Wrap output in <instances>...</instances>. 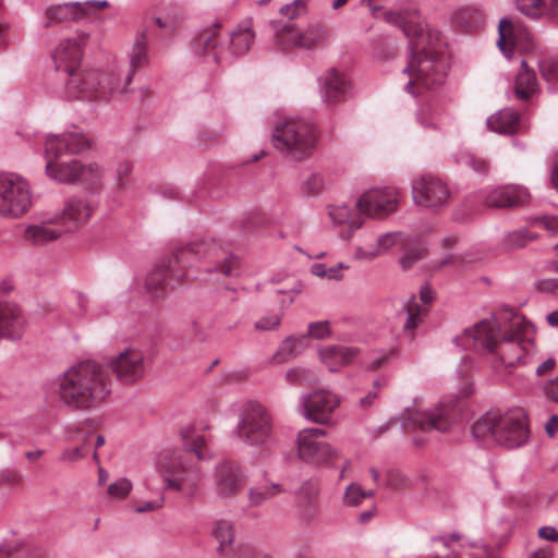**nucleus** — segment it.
<instances>
[{"label":"nucleus","mask_w":558,"mask_h":558,"mask_svg":"<svg viewBox=\"0 0 558 558\" xmlns=\"http://www.w3.org/2000/svg\"><path fill=\"white\" fill-rule=\"evenodd\" d=\"M329 37L326 25L320 23L310 24L305 28H298L293 25L283 26L276 36L277 45L281 49L302 48L314 49L324 44Z\"/></svg>","instance_id":"obj_15"},{"label":"nucleus","mask_w":558,"mask_h":558,"mask_svg":"<svg viewBox=\"0 0 558 558\" xmlns=\"http://www.w3.org/2000/svg\"><path fill=\"white\" fill-rule=\"evenodd\" d=\"M432 301V292L428 288L422 289L420 293V301L416 298H411L405 304L407 322L404 329L407 331H413L422 318L427 313V305Z\"/></svg>","instance_id":"obj_34"},{"label":"nucleus","mask_w":558,"mask_h":558,"mask_svg":"<svg viewBox=\"0 0 558 558\" xmlns=\"http://www.w3.org/2000/svg\"><path fill=\"white\" fill-rule=\"evenodd\" d=\"M77 181L93 186L97 184L102 175V170L97 163L82 165L78 161Z\"/></svg>","instance_id":"obj_47"},{"label":"nucleus","mask_w":558,"mask_h":558,"mask_svg":"<svg viewBox=\"0 0 558 558\" xmlns=\"http://www.w3.org/2000/svg\"><path fill=\"white\" fill-rule=\"evenodd\" d=\"M219 32V24H214L202 31L194 41L195 51L199 54L214 53L215 59H218V56L223 50L220 46Z\"/></svg>","instance_id":"obj_38"},{"label":"nucleus","mask_w":558,"mask_h":558,"mask_svg":"<svg viewBox=\"0 0 558 558\" xmlns=\"http://www.w3.org/2000/svg\"><path fill=\"white\" fill-rule=\"evenodd\" d=\"M426 250L421 245L416 244L405 250L403 256L400 259V265L403 269H409L413 264L424 258Z\"/></svg>","instance_id":"obj_52"},{"label":"nucleus","mask_w":558,"mask_h":558,"mask_svg":"<svg viewBox=\"0 0 558 558\" xmlns=\"http://www.w3.org/2000/svg\"><path fill=\"white\" fill-rule=\"evenodd\" d=\"M234 558H271L267 554H260L257 553L255 549H253L250 546H242L240 547L239 551L234 556Z\"/></svg>","instance_id":"obj_64"},{"label":"nucleus","mask_w":558,"mask_h":558,"mask_svg":"<svg viewBox=\"0 0 558 558\" xmlns=\"http://www.w3.org/2000/svg\"><path fill=\"white\" fill-rule=\"evenodd\" d=\"M132 490V483L128 478H119L107 487V495L111 499H125Z\"/></svg>","instance_id":"obj_51"},{"label":"nucleus","mask_w":558,"mask_h":558,"mask_svg":"<svg viewBox=\"0 0 558 558\" xmlns=\"http://www.w3.org/2000/svg\"><path fill=\"white\" fill-rule=\"evenodd\" d=\"M307 347L305 336L294 338L290 337L282 341L279 349L271 356V364H282L298 356Z\"/></svg>","instance_id":"obj_41"},{"label":"nucleus","mask_w":558,"mask_h":558,"mask_svg":"<svg viewBox=\"0 0 558 558\" xmlns=\"http://www.w3.org/2000/svg\"><path fill=\"white\" fill-rule=\"evenodd\" d=\"M163 504H165L163 497H160V498L151 500V501H145V502L136 505L134 507V511L137 513L153 512V511L161 509L163 507Z\"/></svg>","instance_id":"obj_62"},{"label":"nucleus","mask_w":558,"mask_h":558,"mask_svg":"<svg viewBox=\"0 0 558 558\" xmlns=\"http://www.w3.org/2000/svg\"><path fill=\"white\" fill-rule=\"evenodd\" d=\"M22 482L23 475L16 470L7 469L0 472V486H17Z\"/></svg>","instance_id":"obj_59"},{"label":"nucleus","mask_w":558,"mask_h":558,"mask_svg":"<svg viewBox=\"0 0 558 558\" xmlns=\"http://www.w3.org/2000/svg\"><path fill=\"white\" fill-rule=\"evenodd\" d=\"M248 501L251 506H259L264 501L269 500L266 495L265 487H252L247 494Z\"/></svg>","instance_id":"obj_63"},{"label":"nucleus","mask_w":558,"mask_h":558,"mask_svg":"<svg viewBox=\"0 0 558 558\" xmlns=\"http://www.w3.org/2000/svg\"><path fill=\"white\" fill-rule=\"evenodd\" d=\"M536 239L525 229L509 232L502 240V245L507 251L518 250L524 247L529 242Z\"/></svg>","instance_id":"obj_45"},{"label":"nucleus","mask_w":558,"mask_h":558,"mask_svg":"<svg viewBox=\"0 0 558 558\" xmlns=\"http://www.w3.org/2000/svg\"><path fill=\"white\" fill-rule=\"evenodd\" d=\"M148 61V40L143 32L136 36L128 54V60L109 65V74L114 76L121 95L129 92L134 74L145 68Z\"/></svg>","instance_id":"obj_14"},{"label":"nucleus","mask_w":558,"mask_h":558,"mask_svg":"<svg viewBox=\"0 0 558 558\" xmlns=\"http://www.w3.org/2000/svg\"><path fill=\"white\" fill-rule=\"evenodd\" d=\"M33 205L31 185L16 173L0 174V217L17 219Z\"/></svg>","instance_id":"obj_11"},{"label":"nucleus","mask_w":558,"mask_h":558,"mask_svg":"<svg viewBox=\"0 0 558 558\" xmlns=\"http://www.w3.org/2000/svg\"><path fill=\"white\" fill-rule=\"evenodd\" d=\"M274 281L279 284L277 292L280 294L288 295V303H292L294 296L301 293L302 284L294 276H288L284 282H281L277 277Z\"/></svg>","instance_id":"obj_50"},{"label":"nucleus","mask_w":558,"mask_h":558,"mask_svg":"<svg viewBox=\"0 0 558 558\" xmlns=\"http://www.w3.org/2000/svg\"><path fill=\"white\" fill-rule=\"evenodd\" d=\"M99 427L97 418H87L77 425L69 426L66 428V439L69 441H82L81 446L66 448L61 454L63 461H77L86 457L89 450V444L94 437V432Z\"/></svg>","instance_id":"obj_24"},{"label":"nucleus","mask_w":558,"mask_h":558,"mask_svg":"<svg viewBox=\"0 0 558 558\" xmlns=\"http://www.w3.org/2000/svg\"><path fill=\"white\" fill-rule=\"evenodd\" d=\"M211 536L218 542V554L230 557L233 551L235 530L232 521L219 519L211 524Z\"/></svg>","instance_id":"obj_33"},{"label":"nucleus","mask_w":558,"mask_h":558,"mask_svg":"<svg viewBox=\"0 0 558 558\" xmlns=\"http://www.w3.org/2000/svg\"><path fill=\"white\" fill-rule=\"evenodd\" d=\"M88 147V142L77 133L50 135L46 140L47 174L61 183H74L78 175V161L59 162L66 154H78Z\"/></svg>","instance_id":"obj_7"},{"label":"nucleus","mask_w":558,"mask_h":558,"mask_svg":"<svg viewBox=\"0 0 558 558\" xmlns=\"http://www.w3.org/2000/svg\"><path fill=\"white\" fill-rule=\"evenodd\" d=\"M327 210L332 225L339 229L340 238L344 240L351 239L364 223L363 214L360 209H356L355 203L352 205L347 203L333 204L328 206Z\"/></svg>","instance_id":"obj_25"},{"label":"nucleus","mask_w":558,"mask_h":558,"mask_svg":"<svg viewBox=\"0 0 558 558\" xmlns=\"http://www.w3.org/2000/svg\"><path fill=\"white\" fill-rule=\"evenodd\" d=\"M107 8H109V3L106 0L68 2L50 5L45 11V21L43 26L45 28H49L61 23L80 21L95 12L106 10Z\"/></svg>","instance_id":"obj_17"},{"label":"nucleus","mask_w":558,"mask_h":558,"mask_svg":"<svg viewBox=\"0 0 558 558\" xmlns=\"http://www.w3.org/2000/svg\"><path fill=\"white\" fill-rule=\"evenodd\" d=\"M254 40V33L248 23L240 24L230 33L228 49L234 56L246 53Z\"/></svg>","instance_id":"obj_40"},{"label":"nucleus","mask_w":558,"mask_h":558,"mask_svg":"<svg viewBox=\"0 0 558 558\" xmlns=\"http://www.w3.org/2000/svg\"><path fill=\"white\" fill-rule=\"evenodd\" d=\"M182 445L185 451L193 453L199 461L211 457L208 439L194 426H185L180 432Z\"/></svg>","instance_id":"obj_32"},{"label":"nucleus","mask_w":558,"mask_h":558,"mask_svg":"<svg viewBox=\"0 0 558 558\" xmlns=\"http://www.w3.org/2000/svg\"><path fill=\"white\" fill-rule=\"evenodd\" d=\"M357 353L355 348L327 345L320 349L319 360L330 372H338L341 367L350 365Z\"/></svg>","instance_id":"obj_30"},{"label":"nucleus","mask_w":558,"mask_h":558,"mask_svg":"<svg viewBox=\"0 0 558 558\" xmlns=\"http://www.w3.org/2000/svg\"><path fill=\"white\" fill-rule=\"evenodd\" d=\"M319 483L315 480L304 482L298 492L300 506L303 508V517L314 519L318 512Z\"/></svg>","instance_id":"obj_35"},{"label":"nucleus","mask_w":558,"mask_h":558,"mask_svg":"<svg viewBox=\"0 0 558 558\" xmlns=\"http://www.w3.org/2000/svg\"><path fill=\"white\" fill-rule=\"evenodd\" d=\"M399 194L393 189H372L364 192L356 201L365 218L384 219L397 210Z\"/></svg>","instance_id":"obj_18"},{"label":"nucleus","mask_w":558,"mask_h":558,"mask_svg":"<svg viewBox=\"0 0 558 558\" xmlns=\"http://www.w3.org/2000/svg\"><path fill=\"white\" fill-rule=\"evenodd\" d=\"M527 189L522 185H504L493 190L485 198V205L492 208L524 206L530 201Z\"/></svg>","instance_id":"obj_27"},{"label":"nucleus","mask_w":558,"mask_h":558,"mask_svg":"<svg viewBox=\"0 0 558 558\" xmlns=\"http://www.w3.org/2000/svg\"><path fill=\"white\" fill-rule=\"evenodd\" d=\"M307 0H294L293 3L287 4L280 9V13L289 19H295L305 12Z\"/></svg>","instance_id":"obj_58"},{"label":"nucleus","mask_w":558,"mask_h":558,"mask_svg":"<svg viewBox=\"0 0 558 558\" xmlns=\"http://www.w3.org/2000/svg\"><path fill=\"white\" fill-rule=\"evenodd\" d=\"M281 317L278 314H269L260 317L255 322V329L260 331H268L279 327Z\"/></svg>","instance_id":"obj_56"},{"label":"nucleus","mask_w":558,"mask_h":558,"mask_svg":"<svg viewBox=\"0 0 558 558\" xmlns=\"http://www.w3.org/2000/svg\"><path fill=\"white\" fill-rule=\"evenodd\" d=\"M472 433L480 440H492L507 448L524 445L530 434L521 409L506 413L487 412L473 424Z\"/></svg>","instance_id":"obj_5"},{"label":"nucleus","mask_w":558,"mask_h":558,"mask_svg":"<svg viewBox=\"0 0 558 558\" xmlns=\"http://www.w3.org/2000/svg\"><path fill=\"white\" fill-rule=\"evenodd\" d=\"M316 128L302 119H290L279 123L272 132L274 146L287 157L302 161L308 158L317 144Z\"/></svg>","instance_id":"obj_9"},{"label":"nucleus","mask_w":558,"mask_h":558,"mask_svg":"<svg viewBox=\"0 0 558 558\" xmlns=\"http://www.w3.org/2000/svg\"><path fill=\"white\" fill-rule=\"evenodd\" d=\"M65 92L69 98L82 100H108L113 95H121L119 84L105 70L80 66L66 74Z\"/></svg>","instance_id":"obj_8"},{"label":"nucleus","mask_w":558,"mask_h":558,"mask_svg":"<svg viewBox=\"0 0 558 558\" xmlns=\"http://www.w3.org/2000/svg\"><path fill=\"white\" fill-rule=\"evenodd\" d=\"M517 9L524 15L538 19L546 10L545 0H514Z\"/></svg>","instance_id":"obj_48"},{"label":"nucleus","mask_w":558,"mask_h":558,"mask_svg":"<svg viewBox=\"0 0 558 558\" xmlns=\"http://www.w3.org/2000/svg\"><path fill=\"white\" fill-rule=\"evenodd\" d=\"M541 72L548 82H558V59H546L541 62Z\"/></svg>","instance_id":"obj_55"},{"label":"nucleus","mask_w":558,"mask_h":558,"mask_svg":"<svg viewBox=\"0 0 558 558\" xmlns=\"http://www.w3.org/2000/svg\"><path fill=\"white\" fill-rule=\"evenodd\" d=\"M286 380L294 386H308L316 383V375L307 368L293 367L287 371Z\"/></svg>","instance_id":"obj_46"},{"label":"nucleus","mask_w":558,"mask_h":558,"mask_svg":"<svg viewBox=\"0 0 558 558\" xmlns=\"http://www.w3.org/2000/svg\"><path fill=\"white\" fill-rule=\"evenodd\" d=\"M499 39L497 41L499 49L506 57L518 50L529 52L534 48V40L530 31L509 20H502L499 23Z\"/></svg>","instance_id":"obj_22"},{"label":"nucleus","mask_w":558,"mask_h":558,"mask_svg":"<svg viewBox=\"0 0 558 558\" xmlns=\"http://www.w3.org/2000/svg\"><path fill=\"white\" fill-rule=\"evenodd\" d=\"M195 259H205L207 271L230 276L238 267V260L223 251L216 242H195L179 248L159 263L145 279V292L153 300L163 298L185 277V269Z\"/></svg>","instance_id":"obj_3"},{"label":"nucleus","mask_w":558,"mask_h":558,"mask_svg":"<svg viewBox=\"0 0 558 558\" xmlns=\"http://www.w3.org/2000/svg\"><path fill=\"white\" fill-rule=\"evenodd\" d=\"M108 366L117 380L132 385L141 380L146 373L145 353L138 349H125L112 357Z\"/></svg>","instance_id":"obj_20"},{"label":"nucleus","mask_w":558,"mask_h":558,"mask_svg":"<svg viewBox=\"0 0 558 558\" xmlns=\"http://www.w3.org/2000/svg\"><path fill=\"white\" fill-rule=\"evenodd\" d=\"M393 354H395L393 351H389V352L380 353V354L372 357L367 362L366 368L369 371H377V369L381 368L391 360Z\"/></svg>","instance_id":"obj_61"},{"label":"nucleus","mask_w":558,"mask_h":558,"mask_svg":"<svg viewBox=\"0 0 558 558\" xmlns=\"http://www.w3.org/2000/svg\"><path fill=\"white\" fill-rule=\"evenodd\" d=\"M88 34L81 33L76 37L61 40L53 51L56 69L65 74L82 66L83 51Z\"/></svg>","instance_id":"obj_23"},{"label":"nucleus","mask_w":558,"mask_h":558,"mask_svg":"<svg viewBox=\"0 0 558 558\" xmlns=\"http://www.w3.org/2000/svg\"><path fill=\"white\" fill-rule=\"evenodd\" d=\"M326 430L305 428L296 437L298 457L306 463L333 468L341 459V453L330 444L323 440Z\"/></svg>","instance_id":"obj_12"},{"label":"nucleus","mask_w":558,"mask_h":558,"mask_svg":"<svg viewBox=\"0 0 558 558\" xmlns=\"http://www.w3.org/2000/svg\"><path fill=\"white\" fill-rule=\"evenodd\" d=\"M274 428L270 411L258 402H248L241 412L236 434L248 446L264 447L272 439Z\"/></svg>","instance_id":"obj_10"},{"label":"nucleus","mask_w":558,"mask_h":558,"mask_svg":"<svg viewBox=\"0 0 558 558\" xmlns=\"http://www.w3.org/2000/svg\"><path fill=\"white\" fill-rule=\"evenodd\" d=\"M350 266L344 263H338L335 265H327L323 263H315L311 266V274L327 280H342L343 272L348 270Z\"/></svg>","instance_id":"obj_44"},{"label":"nucleus","mask_w":558,"mask_h":558,"mask_svg":"<svg viewBox=\"0 0 558 558\" xmlns=\"http://www.w3.org/2000/svg\"><path fill=\"white\" fill-rule=\"evenodd\" d=\"M247 485V476L239 463L225 460L218 463L214 472V490L220 499H233Z\"/></svg>","instance_id":"obj_19"},{"label":"nucleus","mask_w":558,"mask_h":558,"mask_svg":"<svg viewBox=\"0 0 558 558\" xmlns=\"http://www.w3.org/2000/svg\"><path fill=\"white\" fill-rule=\"evenodd\" d=\"M412 197L416 205L438 209L448 204L450 191L448 184L433 174H423L412 184Z\"/></svg>","instance_id":"obj_16"},{"label":"nucleus","mask_w":558,"mask_h":558,"mask_svg":"<svg viewBox=\"0 0 558 558\" xmlns=\"http://www.w3.org/2000/svg\"><path fill=\"white\" fill-rule=\"evenodd\" d=\"M536 88V76L533 71L526 68V62L522 61V71L515 78L514 92L518 98L527 99Z\"/></svg>","instance_id":"obj_42"},{"label":"nucleus","mask_w":558,"mask_h":558,"mask_svg":"<svg viewBox=\"0 0 558 558\" xmlns=\"http://www.w3.org/2000/svg\"><path fill=\"white\" fill-rule=\"evenodd\" d=\"M373 496V490H364L359 484H350L343 495V502L347 506H359L363 499Z\"/></svg>","instance_id":"obj_49"},{"label":"nucleus","mask_w":558,"mask_h":558,"mask_svg":"<svg viewBox=\"0 0 558 558\" xmlns=\"http://www.w3.org/2000/svg\"><path fill=\"white\" fill-rule=\"evenodd\" d=\"M451 22L461 31L471 33L484 24V13L475 7H463L452 13Z\"/></svg>","instance_id":"obj_36"},{"label":"nucleus","mask_w":558,"mask_h":558,"mask_svg":"<svg viewBox=\"0 0 558 558\" xmlns=\"http://www.w3.org/2000/svg\"><path fill=\"white\" fill-rule=\"evenodd\" d=\"M111 381L101 365L85 361L69 367L57 381L59 401L71 410H88L104 403Z\"/></svg>","instance_id":"obj_4"},{"label":"nucleus","mask_w":558,"mask_h":558,"mask_svg":"<svg viewBox=\"0 0 558 558\" xmlns=\"http://www.w3.org/2000/svg\"><path fill=\"white\" fill-rule=\"evenodd\" d=\"M25 327L26 319L17 305L0 302V339H20Z\"/></svg>","instance_id":"obj_28"},{"label":"nucleus","mask_w":558,"mask_h":558,"mask_svg":"<svg viewBox=\"0 0 558 558\" xmlns=\"http://www.w3.org/2000/svg\"><path fill=\"white\" fill-rule=\"evenodd\" d=\"M308 336L316 339H323L330 332L328 322L312 323L308 326Z\"/></svg>","instance_id":"obj_60"},{"label":"nucleus","mask_w":558,"mask_h":558,"mask_svg":"<svg viewBox=\"0 0 558 558\" xmlns=\"http://www.w3.org/2000/svg\"><path fill=\"white\" fill-rule=\"evenodd\" d=\"M338 395L325 390L317 389L303 397L301 408L302 414L316 424H329L336 409L340 405Z\"/></svg>","instance_id":"obj_21"},{"label":"nucleus","mask_w":558,"mask_h":558,"mask_svg":"<svg viewBox=\"0 0 558 558\" xmlns=\"http://www.w3.org/2000/svg\"><path fill=\"white\" fill-rule=\"evenodd\" d=\"M132 170L133 165L129 160H123L117 166V184L120 190L124 189V186L128 184Z\"/></svg>","instance_id":"obj_57"},{"label":"nucleus","mask_w":558,"mask_h":558,"mask_svg":"<svg viewBox=\"0 0 558 558\" xmlns=\"http://www.w3.org/2000/svg\"><path fill=\"white\" fill-rule=\"evenodd\" d=\"M0 558H36V554L26 545L7 546L0 548Z\"/></svg>","instance_id":"obj_53"},{"label":"nucleus","mask_w":558,"mask_h":558,"mask_svg":"<svg viewBox=\"0 0 558 558\" xmlns=\"http://www.w3.org/2000/svg\"><path fill=\"white\" fill-rule=\"evenodd\" d=\"M92 204L84 197H70L64 202L60 215L54 217V221L64 226L66 230H76L88 222L93 215Z\"/></svg>","instance_id":"obj_26"},{"label":"nucleus","mask_w":558,"mask_h":558,"mask_svg":"<svg viewBox=\"0 0 558 558\" xmlns=\"http://www.w3.org/2000/svg\"><path fill=\"white\" fill-rule=\"evenodd\" d=\"M56 225L60 223L56 222L54 218L49 221L28 225L23 230L22 240L32 246H44L51 243L62 234V231L54 227Z\"/></svg>","instance_id":"obj_29"},{"label":"nucleus","mask_w":558,"mask_h":558,"mask_svg":"<svg viewBox=\"0 0 558 558\" xmlns=\"http://www.w3.org/2000/svg\"><path fill=\"white\" fill-rule=\"evenodd\" d=\"M349 84L345 77L335 69L329 70L324 78L323 98L329 106L344 100Z\"/></svg>","instance_id":"obj_31"},{"label":"nucleus","mask_w":558,"mask_h":558,"mask_svg":"<svg viewBox=\"0 0 558 558\" xmlns=\"http://www.w3.org/2000/svg\"><path fill=\"white\" fill-rule=\"evenodd\" d=\"M325 189V180L322 174L312 173L303 181V190L308 195H317Z\"/></svg>","instance_id":"obj_54"},{"label":"nucleus","mask_w":558,"mask_h":558,"mask_svg":"<svg viewBox=\"0 0 558 558\" xmlns=\"http://www.w3.org/2000/svg\"><path fill=\"white\" fill-rule=\"evenodd\" d=\"M489 130L500 134H513L520 128V117L511 109H502L487 120Z\"/></svg>","instance_id":"obj_39"},{"label":"nucleus","mask_w":558,"mask_h":558,"mask_svg":"<svg viewBox=\"0 0 558 558\" xmlns=\"http://www.w3.org/2000/svg\"><path fill=\"white\" fill-rule=\"evenodd\" d=\"M399 238L400 235L398 233L383 234L378 238L375 250L366 251L362 247H359L355 251V257L357 259H372L376 256H379L386 250L393 246L398 242Z\"/></svg>","instance_id":"obj_43"},{"label":"nucleus","mask_w":558,"mask_h":558,"mask_svg":"<svg viewBox=\"0 0 558 558\" xmlns=\"http://www.w3.org/2000/svg\"><path fill=\"white\" fill-rule=\"evenodd\" d=\"M530 332L525 318L507 310L497 319L482 320L465 329L456 342L464 350L490 353L506 367H512L522 363L530 351Z\"/></svg>","instance_id":"obj_2"},{"label":"nucleus","mask_w":558,"mask_h":558,"mask_svg":"<svg viewBox=\"0 0 558 558\" xmlns=\"http://www.w3.org/2000/svg\"><path fill=\"white\" fill-rule=\"evenodd\" d=\"M447 108L437 100L424 104L417 112V121L425 129L437 130L444 124Z\"/></svg>","instance_id":"obj_37"},{"label":"nucleus","mask_w":558,"mask_h":558,"mask_svg":"<svg viewBox=\"0 0 558 558\" xmlns=\"http://www.w3.org/2000/svg\"><path fill=\"white\" fill-rule=\"evenodd\" d=\"M459 412L458 405L452 402L440 404L428 411L407 410L403 414L404 427L417 428L425 433L432 430L446 433L458 421Z\"/></svg>","instance_id":"obj_13"},{"label":"nucleus","mask_w":558,"mask_h":558,"mask_svg":"<svg viewBox=\"0 0 558 558\" xmlns=\"http://www.w3.org/2000/svg\"><path fill=\"white\" fill-rule=\"evenodd\" d=\"M156 470L165 482V488L193 497L202 481L201 468L183 451L167 449L159 453Z\"/></svg>","instance_id":"obj_6"},{"label":"nucleus","mask_w":558,"mask_h":558,"mask_svg":"<svg viewBox=\"0 0 558 558\" xmlns=\"http://www.w3.org/2000/svg\"><path fill=\"white\" fill-rule=\"evenodd\" d=\"M387 22L400 24L409 39L411 57L403 74L408 81L404 90L421 97L436 93L445 83L447 62L444 54L445 41L439 31L395 12H384Z\"/></svg>","instance_id":"obj_1"}]
</instances>
